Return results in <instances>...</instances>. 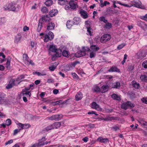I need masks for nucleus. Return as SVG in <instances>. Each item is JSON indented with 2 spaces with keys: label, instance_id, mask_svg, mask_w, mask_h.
Listing matches in <instances>:
<instances>
[{
  "label": "nucleus",
  "instance_id": "nucleus-7",
  "mask_svg": "<svg viewBox=\"0 0 147 147\" xmlns=\"http://www.w3.org/2000/svg\"><path fill=\"white\" fill-rule=\"evenodd\" d=\"M55 25L54 23L52 22H49L47 24V29L48 30H52L54 29Z\"/></svg>",
  "mask_w": 147,
  "mask_h": 147
},
{
  "label": "nucleus",
  "instance_id": "nucleus-30",
  "mask_svg": "<svg viewBox=\"0 0 147 147\" xmlns=\"http://www.w3.org/2000/svg\"><path fill=\"white\" fill-rule=\"evenodd\" d=\"M90 48L92 50H93V51L95 52L98 51L100 49L99 47L94 45H91L90 47Z\"/></svg>",
  "mask_w": 147,
  "mask_h": 147
},
{
  "label": "nucleus",
  "instance_id": "nucleus-52",
  "mask_svg": "<svg viewBox=\"0 0 147 147\" xmlns=\"http://www.w3.org/2000/svg\"><path fill=\"white\" fill-rule=\"evenodd\" d=\"M28 58V55L27 54H25V53L23 54V59L24 60L27 61Z\"/></svg>",
  "mask_w": 147,
  "mask_h": 147
},
{
  "label": "nucleus",
  "instance_id": "nucleus-35",
  "mask_svg": "<svg viewBox=\"0 0 147 147\" xmlns=\"http://www.w3.org/2000/svg\"><path fill=\"white\" fill-rule=\"evenodd\" d=\"M51 40H52L50 38L47 34H46L44 35V42H47L49 40L51 41Z\"/></svg>",
  "mask_w": 147,
  "mask_h": 147
},
{
  "label": "nucleus",
  "instance_id": "nucleus-36",
  "mask_svg": "<svg viewBox=\"0 0 147 147\" xmlns=\"http://www.w3.org/2000/svg\"><path fill=\"white\" fill-rule=\"evenodd\" d=\"M112 27V24L109 22H107L106 24L104 25V27L106 29H110Z\"/></svg>",
  "mask_w": 147,
  "mask_h": 147
},
{
  "label": "nucleus",
  "instance_id": "nucleus-47",
  "mask_svg": "<svg viewBox=\"0 0 147 147\" xmlns=\"http://www.w3.org/2000/svg\"><path fill=\"white\" fill-rule=\"evenodd\" d=\"M91 28L89 26L87 27V31L88 34L90 36L92 35L93 33L91 31Z\"/></svg>",
  "mask_w": 147,
  "mask_h": 147
},
{
  "label": "nucleus",
  "instance_id": "nucleus-5",
  "mask_svg": "<svg viewBox=\"0 0 147 147\" xmlns=\"http://www.w3.org/2000/svg\"><path fill=\"white\" fill-rule=\"evenodd\" d=\"M147 53L145 51H140L137 54L138 58L141 59L145 57Z\"/></svg>",
  "mask_w": 147,
  "mask_h": 147
},
{
  "label": "nucleus",
  "instance_id": "nucleus-19",
  "mask_svg": "<svg viewBox=\"0 0 147 147\" xmlns=\"http://www.w3.org/2000/svg\"><path fill=\"white\" fill-rule=\"evenodd\" d=\"M97 140L101 143H105L109 142V139L107 138H103L102 137H99L97 139Z\"/></svg>",
  "mask_w": 147,
  "mask_h": 147
},
{
  "label": "nucleus",
  "instance_id": "nucleus-31",
  "mask_svg": "<svg viewBox=\"0 0 147 147\" xmlns=\"http://www.w3.org/2000/svg\"><path fill=\"white\" fill-rule=\"evenodd\" d=\"M74 24L70 20H68L66 23V26L67 28L69 29H70Z\"/></svg>",
  "mask_w": 147,
  "mask_h": 147
},
{
  "label": "nucleus",
  "instance_id": "nucleus-13",
  "mask_svg": "<svg viewBox=\"0 0 147 147\" xmlns=\"http://www.w3.org/2000/svg\"><path fill=\"white\" fill-rule=\"evenodd\" d=\"M58 13L57 10L53 9L51 10L49 12V15L50 17H53L56 15Z\"/></svg>",
  "mask_w": 147,
  "mask_h": 147
},
{
  "label": "nucleus",
  "instance_id": "nucleus-61",
  "mask_svg": "<svg viewBox=\"0 0 147 147\" xmlns=\"http://www.w3.org/2000/svg\"><path fill=\"white\" fill-rule=\"evenodd\" d=\"M108 88L109 86L107 85H104L102 87V88L103 90H105L106 89H108Z\"/></svg>",
  "mask_w": 147,
  "mask_h": 147
},
{
  "label": "nucleus",
  "instance_id": "nucleus-45",
  "mask_svg": "<svg viewBox=\"0 0 147 147\" xmlns=\"http://www.w3.org/2000/svg\"><path fill=\"white\" fill-rule=\"evenodd\" d=\"M96 55V53L94 51H91L90 54V57L92 59Z\"/></svg>",
  "mask_w": 147,
  "mask_h": 147
},
{
  "label": "nucleus",
  "instance_id": "nucleus-11",
  "mask_svg": "<svg viewBox=\"0 0 147 147\" xmlns=\"http://www.w3.org/2000/svg\"><path fill=\"white\" fill-rule=\"evenodd\" d=\"M109 72H116L119 73L121 72L120 69H119L117 67L113 66L108 70Z\"/></svg>",
  "mask_w": 147,
  "mask_h": 147
},
{
  "label": "nucleus",
  "instance_id": "nucleus-57",
  "mask_svg": "<svg viewBox=\"0 0 147 147\" xmlns=\"http://www.w3.org/2000/svg\"><path fill=\"white\" fill-rule=\"evenodd\" d=\"M72 75L74 78L77 79L78 78V76L75 73H72Z\"/></svg>",
  "mask_w": 147,
  "mask_h": 147
},
{
  "label": "nucleus",
  "instance_id": "nucleus-10",
  "mask_svg": "<svg viewBox=\"0 0 147 147\" xmlns=\"http://www.w3.org/2000/svg\"><path fill=\"white\" fill-rule=\"evenodd\" d=\"M86 54V51H78L75 54V56L76 57H79L85 55Z\"/></svg>",
  "mask_w": 147,
  "mask_h": 147
},
{
  "label": "nucleus",
  "instance_id": "nucleus-3",
  "mask_svg": "<svg viewBox=\"0 0 147 147\" xmlns=\"http://www.w3.org/2000/svg\"><path fill=\"white\" fill-rule=\"evenodd\" d=\"M39 20H40L41 22L43 24L45 23L47 24L49 22L50 19L49 18V15H46L42 16V18H40Z\"/></svg>",
  "mask_w": 147,
  "mask_h": 147
},
{
  "label": "nucleus",
  "instance_id": "nucleus-44",
  "mask_svg": "<svg viewBox=\"0 0 147 147\" xmlns=\"http://www.w3.org/2000/svg\"><path fill=\"white\" fill-rule=\"evenodd\" d=\"M99 19L100 21L103 22L105 23H107L108 22L107 20L106 19L105 17L103 16L100 17Z\"/></svg>",
  "mask_w": 147,
  "mask_h": 147
},
{
  "label": "nucleus",
  "instance_id": "nucleus-25",
  "mask_svg": "<svg viewBox=\"0 0 147 147\" xmlns=\"http://www.w3.org/2000/svg\"><path fill=\"white\" fill-rule=\"evenodd\" d=\"M111 97L114 100L120 101L121 100L120 96L117 95L116 94H113L111 95Z\"/></svg>",
  "mask_w": 147,
  "mask_h": 147
},
{
  "label": "nucleus",
  "instance_id": "nucleus-39",
  "mask_svg": "<svg viewBox=\"0 0 147 147\" xmlns=\"http://www.w3.org/2000/svg\"><path fill=\"white\" fill-rule=\"evenodd\" d=\"M69 51L66 50H63L62 52V55L65 57H68L69 56Z\"/></svg>",
  "mask_w": 147,
  "mask_h": 147
},
{
  "label": "nucleus",
  "instance_id": "nucleus-51",
  "mask_svg": "<svg viewBox=\"0 0 147 147\" xmlns=\"http://www.w3.org/2000/svg\"><path fill=\"white\" fill-rule=\"evenodd\" d=\"M55 119V120H59L61 119L60 118V116L61 115L59 114H57L54 115Z\"/></svg>",
  "mask_w": 147,
  "mask_h": 147
},
{
  "label": "nucleus",
  "instance_id": "nucleus-59",
  "mask_svg": "<svg viewBox=\"0 0 147 147\" xmlns=\"http://www.w3.org/2000/svg\"><path fill=\"white\" fill-rule=\"evenodd\" d=\"M88 115L94 114L96 115H98V114H97L95 113V111H91L88 112Z\"/></svg>",
  "mask_w": 147,
  "mask_h": 147
},
{
  "label": "nucleus",
  "instance_id": "nucleus-38",
  "mask_svg": "<svg viewBox=\"0 0 147 147\" xmlns=\"http://www.w3.org/2000/svg\"><path fill=\"white\" fill-rule=\"evenodd\" d=\"M63 103L62 100L57 101L56 102H53L52 103V104L53 106H55L58 105L62 104Z\"/></svg>",
  "mask_w": 147,
  "mask_h": 147
},
{
  "label": "nucleus",
  "instance_id": "nucleus-53",
  "mask_svg": "<svg viewBox=\"0 0 147 147\" xmlns=\"http://www.w3.org/2000/svg\"><path fill=\"white\" fill-rule=\"evenodd\" d=\"M23 95H29V96L30 97L31 95V93H30V91H28L27 92H22Z\"/></svg>",
  "mask_w": 147,
  "mask_h": 147
},
{
  "label": "nucleus",
  "instance_id": "nucleus-12",
  "mask_svg": "<svg viewBox=\"0 0 147 147\" xmlns=\"http://www.w3.org/2000/svg\"><path fill=\"white\" fill-rule=\"evenodd\" d=\"M80 13L81 17L84 19H86L88 17L87 12L83 10H81L80 11Z\"/></svg>",
  "mask_w": 147,
  "mask_h": 147
},
{
  "label": "nucleus",
  "instance_id": "nucleus-48",
  "mask_svg": "<svg viewBox=\"0 0 147 147\" xmlns=\"http://www.w3.org/2000/svg\"><path fill=\"white\" fill-rule=\"evenodd\" d=\"M134 69V67L132 65H129L127 66V70L130 71L133 70Z\"/></svg>",
  "mask_w": 147,
  "mask_h": 147
},
{
  "label": "nucleus",
  "instance_id": "nucleus-40",
  "mask_svg": "<svg viewBox=\"0 0 147 147\" xmlns=\"http://www.w3.org/2000/svg\"><path fill=\"white\" fill-rule=\"evenodd\" d=\"M54 127H53L52 124H51L45 128V129L47 131H48L49 130H51L52 129H53Z\"/></svg>",
  "mask_w": 147,
  "mask_h": 147
},
{
  "label": "nucleus",
  "instance_id": "nucleus-6",
  "mask_svg": "<svg viewBox=\"0 0 147 147\" xmlns=\"http://www.w3.org/2000/svg\"><path fill=\"white\" fill-rule=\"evenodd\" d=\"M91 107L98 111H100L102 110L100 106L94 102H93L91 103Z\"/></svg>",
  "mask_w": 147,
  "mask_h": 147
},
{
  "label": "nucleus",
  "instance_id": "nucleus-24",
  "mask_svg": "<svg viewBox=\"0 0 147 147\" xmlns=\"http://www.w3.org/2000/svg\"><path fill=\"white\" fill-rule=\"evenodd\" d=\"M11 61V58L10 56H8L7 58V60L6 63V67L7 69H10V62Z\"/></svg>",
  "mask_w": 147,
  "mask_h": 147
},
{
  "label": "nucleus",
  "instance_id": "nucleus-27",
  "mask_svg": "<svg viewBox=\"0 0 147 147\" xmlns=\"http://www.w3.org/2000/svg\"><path fill=\"white\" fill-rule=\"evenodd\" d=\"M52 125L54 129H57L59 128L61 126V123L59 122H55L52 124Z\"/></svg>",
  "mask_w": 147,
  "mask_h": 147
},
{
  "label": "nucleus",
  "instance_id": "nucleus-8",
  "mask_svg": "<svg viewBox=\"0 0 147 147\" xmlns=\"http://www.w3.org/2000/svg\"><path fill=\"white\" fill-rule=\"evenodd\" d=\"M69 6H70L71 8V9H74L78 7V5H77V3L75 1H70L69 3H68Z\"/></svg>",
  "mask_w": 147,
  "mask_h": 147
},
{
  "label": "nucleus",
  "instance_id": "nucleus-54",
  "mask_svg": "<svg viewBox=\"0 0 147 147\" xmlns=\"http://www.w3.org/2000/svg\"><path fill=\"white\" fill-rule=\"evenodd\" d=\"M56 66H54V65H52L51 66L49 67V69L50 71H54L56 69Z\"/></svg>",
  "mask_w": 147,
  "mask_h": 147
},
{
  "label": "nucleus",
  "instance_id": "nucleus-2",
  "mask_svg": "<svg viewBox=\"0 0 147 147\" xmlns=\"http://www.w3.org/2000/svg\"><path fill=\"white\" fill-rule=\"evenodd\" d=\"M111 35L107 34L102 36L100 38V41L101 43H105L109 41L111 39Z\"/></svg>",
  "mask_w": 147,
  "mask_h": 147
},
{
  "label": "nucleus",
  "instance_id": "nucleus-55",
  "mask_svg": "<svg viewBox=\"0 0 147 147\" xmlns=\"http://www.w3.org/2000/svg\"><path fill=\"white\" fill-rule=\"evenodd\" d=\"M6 124L8 126L11 124V121L10 119H7L6 121Z\"/></svg>",
  "mask_w": 147,
  "mask_h": 147
},
{
  "label": "nucleus",
  "instance_id": "nucleus-34",
  "mask_svg": "<svg viewBox=\"0 0 147 147\" xmlns=\"http://www.w3.org/2000/svg\"><path fill=\"white\" fill-rule=\"evenodd\" d=\"M45 4L47 7H50L53 4L52 0H47L45 3Z\"/></svg>",
  "mask_w": 147,
  "mask_h": 147
},
{
  "label": "nucleus",
  "instance_id": "nucleus-37",
  "mask_svg": "<svg viewBox=\"0 0 147 147\" xmlns=\"http://www.w3.org/2000/svg\"><path fill=\"white\" fill-rule=\"evenodd\" d=\"M93 92H97L100 91V88L98 86H95L92 88Z\"/></svg>",
  "mask_w": 147,
  "mask_h": 147
},
{
  "label": "nucleus",
  "instance_id": "nucleus-1",
  "mask_svg": "<svg viewBox=\"0 0 147 147\" xmlns=\"http://www.w3.org/2000/svg\"><path fill=\"white\" fill-rule=\"evenodd\" d=\"M135 105L133 103H132L130 101H127L126 102L123 103L121 105V108L122 109L126 110L128 109H131L135 107Z\"/></svg>",
  "mask_w": 147,
  "mask_h": 147
},
{
  "label": "nucleus",
  "instance_id": "nucleus-41",
  "mask_svg": "<svg viewBox=\"0 0 147 147\" xmlns=\"http://www.w3.org/2000/svg\"><path fill=\"white\" fill-rule=\"evenodd\" d=\"M117 3L121 5H122L128 7H132V5H129L128 4H125L122 3H121L119 1H117Z\"/></svg>",
  "mask_w": 147,
  "mask_h": 147
},
{
  "label": "nucleus",
  "instance_id": "nucleus-49",
  "mask_svg": "<svg viewBox=\"0 0 147 147\" xmlns=\"http://www.w3.org/2000/svg\"><path fill=\"white\" fill-rule=\"evenodd\" d=\"M142 102L145 104H147V97H144L141 99Z\"/></svg>",
  "mask_w": 147,
  "mask_h": 147
},
{
  "label": "nucleus",
  "instance_id": "nucleus-46",
  "mask_svg": "<svg viewBox=\"0 0 147 147\" xmlns=\"http://www.w3.org/2000/svg\"><path fill=\"white\" fill-rule=\"evenodd\" d=\"M125 45L124 43H123L121 44L120 45H119L117 47V49L118 50H120L122 49L123 47L125 46Z\"/></svg>",
  "mask_w": 147,
  "mask_h": 147
},
{
  "label": "nucleus",
  "instance_id": "nucleus-16",
  "mask_svg": "<svg viewBox=\"0 0 147 147\" xmlns=\"http://www.w3.org/2000/svg\"><path fill=\"white\" fill-rule=\"evenodd\" d=\"M83 97V94L82 92H79L75 96L76 100L78 101L81 100Z\"/></svg>",
  "mask_w": 147,
  "mask_h": 147
},
{
  "label": "nucleus",
  "instance_id": "nucleus-21",
  "mask_svg": "<svg viewBox=\"0 0 147 147\" xmlns=\"http://www.w3.org/2000/svg\"><path fill=\"white\" fill-rule=\"evenodd\" d=\"M57 49L56 46L53 45H52L49 46V50L52 52L55 53Z\"/></svg>",
  "mask_w": 147,
  "mask_h": 147
},
{
  "label": "nucleus",
  "instance_id": "nucleus-62",
  "mask_svg": "<svg viewBox=\"0 0 147 147\" xmlns=\"http://www.w3.org/2000/svg\"><path fill=\"white\" fill-rule=\"evenodd\" d=\"M80 63V62L78 61H76L73 62L72 63V65L75 67L76 65Z\"/></svg>",
  "mask_w": 147,
  "mask_h": 147
},
{
  "label": "nucleus",
  "instance_id": "nucleus-32",
  "mask_svg": "<svg viewBox=\"0 0 147 147\" xmlns=\"http://www.w3.org/2000/svg\"><path fill=\"white\" fill-rule=\"evenodd\" d=\"M140 78L143 82H147V75H146L144 74L141 75Z\"/></svg>",
  "mask_w": 147,
  "mask_h": 147
},
{
  "label": "nucleus",
  "instance_id": "nucleus-28",
  "mask_svg": "<svg viewBox=\"0 0 147 147\" xmlns=\"http://www.w3.org/2000/svg\"><path fill=\"white\" fill-rule=\"evenodd\" d=\"M55 53H56L55 55L57 57H60L62 55V51L60 49H57Z\"/></svg>",
  "mask_w": 147,
  "mask_h": 147
},
{
  "label": "nucleus",
  "instance_id": "nucleus-56",
  "mask_svg": "<svg viewBox=\"0 0 147 147\" xmlns=\"http://www.w3.org/2000/svg\"><path fill=\"white\" fill-rule=\"evenodd\" d=\"M47 118L49 120H55V117L54 115H52L50 117H48Z\"/></svg>",
  "mask_w": 147,
  "mask_h": 147
},
{
  "label": "nucleus",
  "instance_id": "nucleus-26",
  "mask_svg": "<svg viewBox=\"0 0 147 147\" xmlns=\"http://www.w3.org/2000/svg\"><path fill=\"white\" fill-rule=\"evenodd\" d=\"M100 6L101 7H103L104 6H106L107 5H109L110 4L109 2L107 1H105L103 2L102 0H100Z\"/></svg>",
  "mask_w": 147,
  "mask_h": 147
},
{
  "label": "nucleus",
  "instance_id": "nucleus-9",
  "mask_svg": "<svg viewBox=\"0 0 147 147\" xmlns=\"http://www.w3.org/2000/svg\"><path fill=\"white\" fill-rule=\"evenodd\" d=\"M15 79H11L9 81V84L7 85L6 88L7 89L11 88L15 85Z\"/></svg>",
  "mask_w": 147,
  "mask_h": 147
},
{
  "label": "nucleus",
  "instance_id": "nucleus-17",
  "mask_svg": "<svg viewBox=\"0 0 147 147\" xmlns=\"http://www.w3.org/2000/svg\"><path fill=\"white\" fill-rule=\"evenodd\" d=\"M68 1L67 0H58L57 3L60 5H64L68 3Z\"/></svg>",
  "mask_w": 147,
  "mask_h": 147
},
{
  "label": "nucleus",
  "instance_id": "nucleus-50",
  "mask_svg": "<svg viewBox=\"0 0 147 147\" xmlns=\"http://www.w3.org/2000/svg\"><path fill=\"white\" fill-rule=\"evenodd\" d=\"M143 67L145 68H147V60L144 61L142 64Z\"/></svg>",
  "mask_w": 147,
  "mask_h": 147
},
{
  "label": "nucleus",
  "instance_id": "nucleus-22",
  "mask_svg": "<svg viewBox=\"0 0 147 147\" xmlns=\"http://www.w3.org/2000/svg\"><path fill=\"white\" fill-rule=\"evenodd\" d=\"M81 21L80 18L78 17H75L72 21L74 25H78L80 23Z\"/></svg>",
  "mask_w": 147,
  "mask_h": 147
},
{
  "label": "nucleus",
  "instance_id": "nucleus-14",
  "mask_svg": "<svg viewBox=\"0 0 147 147\" xmlns=\"http://www.w3.org/2000/svg\"><path fill=\"white\" fill-rule=\"evenodd\" d=\"M7 9L9 11H15L16 9V7L15 5L13 3L9 4L7 7Z\"/></svg>",
  "mask_w": 147,
  "mask_h": 147
},
{
  "label": "nucleus",
  "instance_id": "nucleus-43",
  "mask_svg": "<svg viewBox=\"0 0 147 147\" xmlns=\"http://www.w3.org/2000/svg\"><path fill=\"white\" fill-rule=\"evenodd\" d=\"M47 35L49 36L51 39L52 40L53 39L54 37V35L53 33L51 31H49L47 33Z\"/></svg>",
  "mask_w": 147,
  "mask_h": 147
},
{
  "label": "nucleus",
  "instance_id": "nucleus-4",
  "mask_svg": "<svg viewBox=\"0 0 147 147\" xmlns=\"http://www.w3.org/2000/svg\"><path fill=\"white\" fill-rule=\"evenodd\" d=\"M133 4H131L132 6H134L136 7L142 8V6L141 5L142 3L139 0H134L133 1Z\"/></svg>",
  "mask_w": 147,
  "mask_h": 147
},
{
  "label": "nucleus",
  "instance_id": "nucleus-18",
  "mask_svg": "<svg viewBox=\"0 0 147 147\" xmlns=\"http://www.w3.org/2000/svg\"><path fill=\"white\" fill-rule=\"evenodd\" d=\"M5 95L3 93H0V104H2L5 101Z\"/></svg>",
  "mask_w": 147,
  "mask_h": 147
},
{
  "label": "nucleus",
  "instance_id": "nucleus-58",
  "mask_svg": "<svg viewBox=\"0 0 147 147\" xmlns=\"http://www.w3.org/2000/svg\"><path fill=\"white\" fill-rule=\"evenodd\" d=\"M27 64L28 65L31 64L32 65H35L34 63L32 61V60H30L29 61H28Z\"/></svg>",
  "mask_w": 147,
  "mask_h": 147
},
{
  "label": "nucleus",
  "instance_id": "nucleus-29",
  "mask_svg": "<svg viewBox=\"0 0 147 147\" xmlns=\"http://www.w3.org/2000/svg\"><path fill=\"white\" fill-rule=\"evenodd\" d=\"M133 87L136 89H138L140 87V84L135 81H133L131 82Z\"/></svg>",
  "mask_w": 147,
  "mask_h": 147
},
{
  "label": "nucleus",
  "instance_id": "nucleus-42",
  "mask_svg": "<svg viewBox=\"0 0 147 147\" xmlns=\"http://www.w3.org/2000/svg\"><path fill=\"white\" fill-rule=\"evenodd\" d=\"M41 10L43 13H47L48 11L47 8L45 7H42Z\"/></svg>",
  "mask_w": 147,
  "mask_h": 147
},
{
  "label": "nucleus",
  "instance_id": "nucleus-64",
  "mask_svg": "<svg viewBox=\"0 0 147 147\" xmlns=\"http://www.w3.org/2000/svg\"><path fill=\"white\" fill-rule=\"evenodd\" d=\"M142 125L144 126V127L147 128V122L145 121H143L142 123Z\"/></svg>",
  "mask_w": 147,
  "mask_h": 147
},
{
  "label": "nucleus",
  "instance_id": "nucleus-23",
  "mask_svg": "<svg viewBox=\"0 0 147 147\" xmlns=\"http://www.w3.org/2000/svg\"><path fill=\"white\" fill-rule=\"evenodd\" d=\"M112 86L113 88L119 89L120 87V82H115L113 84Z\"/></svg>",
  "mask_w": 147,
  "mask_h": 147
},
{
  "label": "nucleus",
  "instance_id": "nucleus-63",
  "mask_svg": "<svg viewBox=\"0 0 147 147\" xmlns=\"http://www.w3.org/2000/svg\"><path fill=\"white\" fill-rule=\"evenodd\" d=\"M65 5V9L66 10H70V9H71L70 6L68 5Z\"/></svg>",
  "mask_w": 147,
  "mask_h": 147
},
{
  "label": "nucleus",
  "instance_id": "nucleus-15",
  "mask_svg": "<svg viewBox=\"0 0 147 147\" xmlns=\"http://www.w3.org/2000/svg\"><path fill=\"white\" fill-rule=\"evenodd\" d=\"M116 117H110L109 116H107L106 117L102 118V119L105 121H111L113 120H115L116 119Z\"/></svg>",
  "mask_w": 147,
  "mask_h": 147
},
{
  "label": "nucleus",
  "instance_id": "nucleus-33",
  "mask_svg": "<svg viewBox=\"0 0 147 147\" xmlns=\"http://www.w3.org/2000/svg\"><path fill=\"white\" fill-rule=\"evenodd\" d=\"M45 136L44 137H43L41 139L39 140H38V142L36 143L37 144H39V147H40V145L41 144H43L44 142L45 141L47 140V139L45 138V136H46V135L45 134Z\"/></svg>",
  "mask_w": 147,
  "mask_h": 147
},
{
  "label": "nucleus",
  "instance_id": "nucleus-60",
  "mask_svg": "<svg viewBox=\"0 0 147 147\" xmlns=\"http://www.w3.org/2000/svg\"><path fill=\"white\" fill-rule=\"evenodd\" d=\"M13 142V140H8L7 142H6L5 143V145H7L8 144H10L12 143Z\"/></svg>",
  "mask_w": 147,
  "mask_h": 147
},
{
  "label": "nucleus",
  "instance_id": "nucleus-20",
  "mask_svg": "<svg viewBox=\"0 0 147 147\" xmlns=\"http://www.w3.org/2000/svg\"><path fill=\"white\" fill-rule=\"evenodd\" d=\"M41 21L40 20H39L38 21V24L36 29V31L38 32H40L42 28L43 27V24L41 22Z\"/></svg>",
  "mask_w": 147,
  "mask_h": 147
}]
</instances>
